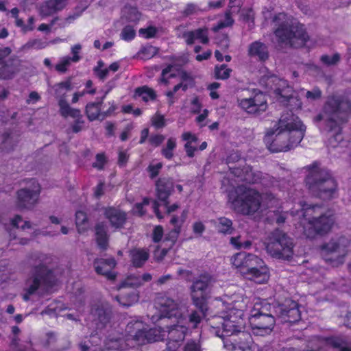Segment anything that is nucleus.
<instances>
[{
	"label": "nucleus",
	"mask_w": 351,
	"mask_h": 351,
	"mask_svg": "<svg viewBox=\"0 0 351 351\" xmlns=\"http://www.w3.org/2000/svg\"><path fill=\"white\" fill-rule=\"evenodd\" d=\"M71 62L72 60L70 57L66 56L62 58L60 62L56 65V71L60 73H65Z\"/></svg>",
	"instance_id": "obj_54"
},
{
	"label": "nucleus",
	"mask_w": 351,
	"mask_h": 351,
	"mask_svg": "<svg viewBox=\"0 0 351 351\" xmlns=\"http://www.w3.org/2000/svg\"><path fill=\"white\" fill-rule=\"evenodd\" d=\"M250 324L254 335L265 336L269 335L275 326L274 315L251 314Z\"/></svg>",
	"instance_id": "obj_16"
},
{
	"label": "nucleus",
	"mask_w": 351,
	"mask_h": 351,
	"mask_svg": "<svg viewBox=\"0 0 351 351\" xmlns=\"http://www.w3.org/2000/svg\"><path fill=\"white\" fill-rule=\"evenodd\" d=\"M187 45H193L195 40H199L203 44L208 43V29L199 28L193 31H188L182 35Z\"/></svg>",
	"instance_id": "obj_25"
},
{
	"label": "nucleus",
	"mask_w": 351,
	"mask_h": 351,
	"mask_svg": "<svg viewBox=\"0 0 351 351\" xmlns=\"http://www.w3.org/2000/svg\"><path fill=\"white\" fill-rule=\"evenodd\" d=\"M202 10L198 6V5L191 3H188L184 10H182V13L184 16H189L193 14H197L199 12H201Z\"/></svg>",
	"instance_id": "obj_51"
},
{
	"label": "nucleus",
	"mask_w": 351,
	"mask_h": 351,
	"mask_svg": "<svg viewBox=\"0 0 351 351\" xmlns=\"http://www.w3.org/2000/svg\"><path fill=\"white\" fill-rule=\"evenodd\" d=\"M155 302L162 317H174L176 319V324L166 328L167 348L169 351H176L187 332V328L184 325L186 321L181 315L180 304L169 296L161 293L157 295Z\"/></svg>",
	"instance_id": "obj_4"
},
{
	"label": "nucleus",
	"mask_w": 351,
	"mask_h": 351,
	"mask_svg": "<svg viewBox=\"0 0 351 351\" xmlns=\"http://www.w3.org/2000/svg\"><path fill=\"white\" fill-rule=\"evenodd\" d=\"M271 312L285 322H296L300 319L298 304L291 299L282 304L271 306L265 300H258L254 303L251 314L273 315Z\"/></svg>",
	"instance_id": "obj_10"
},
{
	"label": "nucleus",
	"mask_w": 351,
	"mask_h": 351,
	"mask_svg": "<svg viewBox=\"0 0 351 351\" xmlns=\"http://www.w3.org/2000/svg\"><path fill=\"white\" fill-rule=\"evenodd\" d=\"M306 127L298 117L282 116L275 130L268 132L265 142L272 152H287L302 140Z\"/></svg>",
	"instance_id": "obj_2"
},
{
	"label": "nucleus",
	"mask_w": 351,
	"mask_h": 351,
	"mask_svg": "<svg viewBox=\"0 0 351 351\" xmlns=\"http://www.w3.org/2000/svg\"><path fill=\"white\" fill-rule=\"evenodd\" d=\"M104 62L101 60L98 61L97 66L95 68L94 71L96 75L101 80H105L109 73V69L108 68H103Z\"/></svg>",
	"instance_id": "obj_50"
},
{
	"label": "nucleus",
	"mask_w": 351,
	"mask_h": 351,
	"mask_svg": "<svg viewBox=\"0 0 351 351\" xmlns=\"http://www.w3.org/2000/svg\"><path fill=\"white\" fill-rule=\"evenodd\" d=\"M106 163V158L103 154L96 155L95 161L93 163V167L98 170H102Z\"/></svg>",
	"instance_id": "obj_58"
},
{
	"label": "nucleus",
	"mask_w": 351,
	"mask_h": 351,
	"mask_svg": "<svg viewBox=\"0 0 351 351\" xmlns=\"http://www.w3.org/2000/svg\"><path fill=\"white\" fill-rule=\"evenodd\" d=\"M228 201L236 211L245 215L254 214L261 205L270 208L276 206L278 202L271 193H265L261 195L253 189L243 186H238L229 193Z\"/></svg>",
	"instance_id": "obj_5"
},
{
	"label": "nucleus",
	"mask_w": 351,
	"mask_h": 351,
	"mask_svg": "<svg viewBox=\"0 0 351 351\" xmlns=\"http://www.w3.org/2000/svg\"><path fill=\"white\" fill-rule=\"evenodd\" d=\"M230 263L245 278L257 284L265 283L269 278L268 267L254 254L237 252L232 256Z\"/></svg>",
	"instance_id": "obj_8"
},
{
	"label": "nucleus",
	"mask_w": 351,
	"mask_h": 351,
	"mask_svg": "<svg viewBox=\"0 0 351 351\" xmlns=\"http://www.w3.org/2000/svg\"><path fill=\"white\" fill-rule=\"evenodd\" d=\"M69 0H48L40 6V14L48 16L62 10L68 4Z\"/></svg>",
	"instance_id": "obj_22"
},
{
	"label": "nucleus",
	"mask_w": 351,
	"mask_h": 351,
	"mask_svg": "<svg viewBox=\"0 0 351 351\" xmlns=\"http://www.w3.org/2000/svg\"><path fill=\"white\" fill-rule=\"evenodd\" d=\"M233 22L234 21L230 16V14L227 12L226 14L225 19L223 21L219 22L216 26H214L213 27V30L214 32H217L222 28L231 26L233 24Z\"/></svg>",
	"instance_id": "obj_52"
},
{
	"label": "nucleus",
	"mask_w": 351,
	"mask_h": 351,
	"mask_svg": "<svg viewBox=\"0 0 351 351\" xmlns=\"http://www.w3.org/2000/svg\"><path fill=\"white\" fill-rule=\"evenodd\" d=\"M182 139L186 142L184 147L186 156L189 158L194 157L197 150V137L190 132H186L182 134Z\"/></svg>",
	"instance_id": "obj_29"
},
{
	"label": "nucleus",
	"mask_w": 351,
	"mask_h": 351,
	"mask_svg": "<svg viewBox=\"0 0 351 351\" xmlns=\"http://www.w3.org/2000/svg\"><path fill=\"white\" fill-rule=\"evenodd\" d=\"M230 243L236 250H248L251 247L252 242L249 239H245L243 235L232 237L230 239Z\"/></svg>",
	"instance_id": "obj_39"
},
{
	"label": "nucleus",
	"mask_w": 351,
	"mask_h": 351,
	"mask_svg": "<svg viewBox=\"0 0 351 351\" xmlns=\"http://www.w3.org/2000/svg\"><path fill=\"white\" fill-rule=\"evenodd\" d=\"M106 95V93L105 94ZM104 95L100 101L88 104L86 106V114L88 119L90 121L104 120L103 112L101 111V107L103 104Z\"/></svg>",
	"instance_id": "obj_32"
},
{
	"label": "nucleus",
	"mask_w": 351,
	"mask_h": 351,
	"mask_svg": "<svg viewBox=\"0 0 351 351\" xmlns=\"http://www.w3.org/2000/svg\"><path fill=\"white\" fill-rule=\"evenodd\" d=\"M173 189V183L170 178H160L156 182V191L158 199L166 202Z\"/></svg>",
	"instance_id": "obj_24"
},
{
	"label": "nucleus",
	"mask_w": 351,
	"mask_h": 351,
	"mask_svg": "<svg viewBox=\"0 0 351 351\" xmlns=\"http://www.w3.org/2000/svg\"><path fill=\"white\" fill-rule=\"evenodd\" d=\"M34 280L32 284L27 289V293L23 295L24 300L29 298V295L34 293L41 283L47 282L51 275V270L43 263H38L34 267Z\"/></svg>",
	"instance_id": "obj_19"
},
{
	"label": "nucleus",
	"mask_w": 351,
	"mask_h": 351,
	"mask_svg": "<svg viewBox=\"0 0 351 351\" xmlns=\"http://www.w3.org/2000/svg\"><path fill=\"white\" fill-rule=\"evenodd\" d=\"M135 34V31L131 26H126L123 29L121 37L125 40H130L134 38Z\"/></svg>",
	"instance_id": "obj_57"
},
{
	"label": "nucleus",
	"mask_w": 351,
	"mask_h": 351,
	"mask_svg": "<svg viewBox=\"0 0 351 351\" xmlns=\"http://www.w3.org/2000/svg\"><path fill=\"white\" fill-rule=\"evenodd\" d=\"M40 194V186L36 182L32 188H24L17 192L16 205L20 208H32L38 202Z\"/></svg>",
	"instance_id": "obj_17"
},
{
	"label": "nucleus",
	"mask_w": 351,
	"mask_h": 351,
	"mask_svg": "<svg viewBox=\"0 0 351 351\" xmlns=\"http://www.w3.org/2000/svg\"><path fill=\"white\" fill-rule=\"evenodd\" d=\"M152 123L156 128H162L166 125L165 117L159 113H156L152 117Z\"/></svg>",
	"instance_id": "obj_56"
},
{
	"label": "nucleus",
	"mask_w": 351,
	"mask_h": 351,
	"mask_svg": "<svg viewBox=\"0 0 351 351\" xmlns=\"http://www.w3.org/2000/svg\"><path fill=\"white\" fill-rule=\"evenodd\" d=\"M58 106L60 114L65 119L68 117L75 119L82 117L81 111L71 107L66 100L58 101Z\"/></svg>",
	"instance_id": "obj_34"
},
{
	"label": "nucleus",
	"mask_w": 351,
	"mask_h": 351,
	"mask_svg": "<svg viewBox=\"0 0 351 351\" xmlns=\"http://www.w3.org/2000/svg\"><path fill=\"white\" fill-rule=\"evenodd\" d=\"M149 203V200L147 198L144 199L142 203H138L134 206L133 213L139 216H142L144 214L143 206L148 205Z\"/></svg>",
	"instance_id": "obj_61"
},
{
	"label": "nucleus",
	"mask_w": 351,
	"mask_h": 351,
	"mask_svg": "<svg viewBox=\"0 0 351 351\" xmlns=\"http://www.w3.org/2000/svg\"><path fill=\"white\" fill-rule=\"evenodd\" d=\"M187 214V210H183L180 217L176 215L171 217L170 224L173 226V228L168 234L167 238L173 243L176 241L181 232V227L186 219Z\"/></svg>",
	"instance_id": "obj_23"
},
{
	"label": "nucleus",
	"mask_w": 351,
	"mask_h": 351,
	"mask_svg": "<svg viewBox=\"0 0 351 351\" xmlns=\"http://www.w3.org/2000/svg\"><path fill=\"white\" fill-rule=\"evenodd\" d=\"M350 115L351 103L345 97L333 95L327 98L322 112L315 117V121H324L329 132H334L328 139L330 147H337L342 141L340 125L347 122Z\"/></svg>",
	"instance_id": "obj_1"
},
{
	"label": "nucleus",
	"mask_w": 351,
	"mask_h": 351,
	"mask_svg": "<svg viewBox=\"0 0 351 351\" xmlns=\"http://www.w3.org/2000/svg\"><path fill=\"white\" fill-rule=\"evenodd\" d=\"M158 52V48L152 45H145L141 48L138 52V56L143 60H149L153 58Z\"/></svg>",
	"instance_id": "obj_43"
},
{
	"label": "nucleus",
	"mask_w": 351,
	"mask_h": 351,
	"mask_svg": "<svg viewBox=\"0 0 351 351\" xmlns=\"http://www.w3.org/2000/svg\"><path fill=\"white\" fill-rule=\"evenodd\" d=\"M350 241L345 237L332 238L321 246L322 256L326 263L332 267H339L345 262L350 253Z\"/></svg>",
	"instance_id": "obj_11"
},
{
	"label": "nucleus",
	"mask_w": 351,
	"mask_h": 351,
	"mask_svg": "<svg viewBox=\"0 0 351 351\" xmlns=\"http://www.w3.org/2000/svg\"><path fill=\"white\" fill-rule=\"evenodd\" d=\"M91 315L93 322L98 330L102 329L109 322L110 314L104 308L99 306L93 307Z\"/></svg>",
	"instance_id": "obj_27"
},
{
	"label": "nucleus",
	"mask_w": 351,
	"mask_h": 351,
	"mask_svg": "<svg viewBox=\"0 0 351 351\" xmlns=\"http://www.w3.org/2000/svg\"><path fill=\"white\" fill-rule=\"evenodd\" d=\"M157 32V30L154 27H149L146 29H141L139 30L140 34L143 35L146 38L154 37Z\"/></svg>",
	"instance_id": "obj_63"
},
{
	"label": "nucleus",
	"mask_w": 351,
	"mask_h": 351,
	"mask_svg": "<svg viewBox=\"0 0 351 351\" xmlns=\"http://www.w3.org/2000/svg\"><path fill=\"white\" fill-rule=\"evenodd\" d=\"M265 249L267 254L277 259L289 260L293 254L292 239L278 229L274 230L268 237Z\"/></svg>",
	"instance_id": "obj_12"
},
{
	"label": "nucleus",
	"mask_w": 351,
	"mask_h": 351,
	"mask_svg": "<svg viewBox=\"0 0 351 351\" xmlns=\"http://www.w3.org/2000/svg\"><path fill=\"white\" fill-rule=\"evenodd\" d=\"M250 339L249 334L242 332L239 335V339L232 337L230 339H224V347L229 350L234 351H251Z\"/></svg>",
	"instance_id": "obj_20"
},
{
	"label": "nucleus",
	"mask_w": 351,
	"mask_h": 351,
	"mask_svg": "<svg viewBox=\"0 0 351 351\" xmlns=\"http://www.w3.org/2000/svg\"><path fill=\"white\" fill-rule=\"evenodd\" d=\"M135 95L141 97L144 101L154 100L156 97L155 92L147 86H143L136 89Z\"/></svg>",
	"instance_id": "obj_42"
},
{
	"label": "nucleus",
	"mask_w": 351,
	"mask_h": 351,
	"mask_svg": "<svg viewBox=\"0 0 351 351\" xmlns=\"http://www.w3.org/2000/svg\"><path fill=\"white\" fill-rule=\"evenodd\" d=\"M234 173L240 177L241 180L247 183H256L259 182L262 177V173L259 171H254L249 166L245 167L243 169L240 171L236 169Z\"/></svg>",
	"instance_id": "obj_30"
},
{
	"label": "nucleus",
	"mask_w": 351,
	"mask_h": 351,
	"mask_svg": "<svg viewBox=\"0 0 351 351\" xmlns=\"http://www.w3.org/2000/svg\"><path fill=\"white\" fill-rule=\"evenodd\" d=\"M184 351H201L197 343L194 341H188L184 347Z\"/></svg>",
	"instance_id": "obj_64"
},
{
	"label": "nucleus",
	"mask_w": 351,
	"mask_h": 351,
	"mask_svg": "<svg viewBox=\"0 0 351 351\" xmlns=\"http://www.w3.org/2000/svg\"><path fill=\"white\" fill-rule=\"evenodd\" d=\"M248 55L261 61H265L269 58L267 47L259 41L253 42L249 45Z\"/></svg>",
	"instance_id": "obj_26"
},
{
	"label": "nucleus",
	"mask_w": 351,
	"mask_h": 351,
	"mask_svg": "<svg viewBox=\"0 0 351 351\" xmlns=\"http://www.w3.org/2000/svg\"><path fill=\"white\" fill-rule=\"evenodd\" d=\"M12 224L17 228H21L24 230L25 228H30L31 225L29 221H23L20 216H16L12 220Z\"/></svg>",
	"instance_id": "obj_60"
},
{
	"label": "nucleus",
	"mask_w": 351,
	"mask_h": 351,
	"mask_svg": "<svg viewBox=\"0 0 351 351\" xmlns=\"http://www.w3.org/2000/svg\"><path fill=\"white\" fill-rule=\"evenodd\" d=\"M128 335L127 341H133L135 345H143L149 342L147 326L142 322H131L126 328Z\"/></svg>",
	"instance_id": "obj_18"
},
{
	"label": "nucleus",
	"mask_w": 351,
	"mask_h": 351,
	"mask_svg": "<svg viewBox=\"0 0 351 351\" xmlns=\"http://www.w3.org/2000/svg\"><path fill=\"white\" fill-rule=\"evenodd\" d=\"M162 167V164L161 162H158L156 164L150 165L148 167V171L150 173V177L152 178H154L156 176H157Z\"/></svg>",
	"instance_id": "obj_62"
},
{
	"label": "nucleus",
	"mask_w": 351,
	"mask_h": 351,
	"mask_svg": "<svg viewBox=\"0 0 351 351\" xmlns=\"http://www.w3.org/2000/svg\"><path fill=\"white\" fill-rule=\"evenodd\" d=\"M308 169L306 184L308 189L322 199L331 198L337 189V183L330 173L317 163L309 166Z\"/></svg>",
	"instance_id": "obj_9"
},
{
	"label": "nucleus",
	"mask_w": 351,
	"mask_h": 351,
	"mask_svg": "<svg viewBox=\"0 0 351 351\" xmlns=\"http://www.w3.org/2000/svg\"><path fill=\"white\" fill-rule=\"evenodd\" d=\"M94 266L98 274L103 275L110 280L115 279L116 274L112 271L116 266V261L114 258L97 259L95 261Z\"/></svg>",
	"instance_id": "obj_21"
},
{
	"label": "nucleus",
	"mask_w": 351,
	"mask_h": 351,
	"mask_svg": "<svg viewBox=\"0 0 351 351\" xmlns=\"http://www.w3.org/2000/svg\"><path fill=\"white\" fill-rule=\"evenodd\" d=\"M106 216L111 225L117 228L121 227L126 221V215L118 209L110 208L106 211Z\"/></svg>",
	"instance_id": "obj_31"
},
{
	"label": "nucleus",
	"mask_w": 351,
	"mask_h": 351,
	"mask_svg": "<svg viewBox=\"0 0 351 351\" xmlns=\"http://www.w3.org/2000/svg\"><path fill=\"white\" fill-rule=\"evenodd\" d=\"M180 89L182 91H186L188 89V88L186 87V84H184L179 82L176 85L174 86L172 90L167 92L166 95L169 98V102L170 104H172L173 103V95Z\"/></svg>",
	"instance_id": "obj_55"
},
{
	"label": "nucleus",
	"mask_w": 351,
	"mask_h": 351,
	"mask_svg": "<svg viewBox=\"0 0 351 351\" xmlns=\"http://www.w3.org/2000/svg\"><path fill=\"white\" fill-rule=\"evenodd\" d=\"M131 262L135 267H142L148 260L149 254L145 249L136 248L130 252Z\"/></svg>",
	"instance_id": "obj_33"
},
{
	"label": "nucleus",
	"mask_w": 351,
	"mask_h": 351,
	"mask_svg": "<svg viewBox=\"0 0 351 351\" xmlns=\"http://www.w3.org/2000/svg\"><path fill=\"white\" fill-rule=\"evenodd\" d=\"M12 50L10 47L0 48V78L9 80L19 71L20 61L10 57Z\"/></svg>",
	"instance_id": "obj_14"
},
{
	"label": "nucleus",
	"mask_w": 351,
	"mask_h": 351,
	"mask_svg": "<svg viewBox=\"0 0 351 351\" xmlns=\"http://www.w3.org/2000/svg\"><path fill=\"white\" fill-rule=\"evenodd\" d=\"M142 286L141 276H130L123 283L122 287H139Z\"/></svg>",
	"instance_id": "obj_48"
},
{
	"label": "nucleus",
	"mask_w": 351,
	"mask_h": 351,
	"mask_svg": "<svg viewBox=\"0 0 351 351\" xmlns=\"http://www.w3.org/2000/svg\"><path fill=\"white\" fill-rule=\"evenodd\" d=\"M283 104L289 106L291 110H298L302 108L301 101L297 97H294L293 95L290 97L287 103H284Z\"/></svg>",
	"instance_id": "obj_59"
},
{
	"label": "nucleus",
	"mask_w": 351,
	"mask_h": 351,
	"mask_svg": "<svg viewBox=\"0 0 351 351\" xmlns=\"http://www.w3.org/2000/svg\"><path fill=\"white\" fill-rule=\"evenodd\" d=\"M322 93L321 90L317 88H313L311 90H306L305 93V97L308 101H313L319 99L322 97Z\"/></svg>",
	"instance_id": "obj_53"
},
{
	"label": "nucleus",
	"mask_w": 351,
	"mask_h": 351,
	"mask_svg": "<svg viewBox=\"0 0 351 351\" xmlns=\"http://www.w3.org/2000/svg\"><path fill=\"white\" fill-rule=\"evenodd\" d=\"M95 237L98 245L106 249L108 246V236L106 233V226L103 223H99L95 227Z\"/></svg>",
	"instance_id": "obj_36"
},
{
	"label": "nucleus",
	"mask_w": 351,
	"mask_h": 351,
	"mask_svg": "<svg viewBox=\"0 0 351 351\" xmlns=\"http://www.w3.org/2000/svg\"><path fill=\"white\" fill-rule=\"evenodd\" d=\"M71 88V82L70 80L56 84L53 86L55 95L58 99V101L61 99L66 100V93L70 91Z\"/></svg>",
	"instance_id": "obj_37"
},
{
	"label": "nucleus",
	"mask_w": 351,
	"mask_h": 351,
	"mask_svg": "<svg viewBox=\"0 0 351 351\" xmlns=\"http://www.w3.org/2000/svg\"><path fill=\"white\" fill-rule=\"evenodd\" d=\"M177 143L175 138L171 137L168 138L165 146L161 149L162 155L167 159L171 160L174 156V150L176 147Z\"/></svg>",
	"instance_id": "obj_40"
},
{
	"label": "nucleus",
	"mask_w": 351,
	"mask_h": 351,
	"mask_svg": "<svg viewBox=\"0 0 351 351\" xmlns=\"http://www.w3.org/2000/svg\"><path fill=\"white\" fill-rule=\"evenodd\" d=\"M149 342L162 341L167 338L166 328H154L148 330Z\"/></svg>",
	"instance_id": "obj_44"
},
{
	"label": "nucleus",
	"mask_w": 351,
	"mask_h": 351,
	"mask_svg": "<svg viewBox=\"0 0 351 351\" xmlns=\"http://www.w3.org/2000/svg\"><path fill=\"white\" fill-rule=\"evenodd\" d=\"M300 208L302 218L300 225L303 227L304 234L308 238H313L316 234H326L330 231L334 223L331 215L323 214L322 208L317 205L298 204V208L291 210L293 216L300 215L298 209Z\"/></svg>",
	"instance_id": "obj_6"
},
{
	"label": "nucleus",
	"mask_w": 351,
	"mask_h": 351,
	"mask_svg": "<svg viewBox=\"0 0 351 351\" xmlns=\"http://www.w3.org/2000/svg\"><path fill=\"white\" fill-rule=\"evenodd\" d=\"M272 81L277 82V84L282 87L275 90L277 99L282 104L287 103L289 97L293 96V90L292 88L287 85L285 81L279 80L276 77H273Z\"/></svg>",
	"instance_id": "obj_28"
},
{
	"label": "nucleus",
	"mask_w": 351,
	"mask_h": 351,
	"mask_svg": "<svg viewBox=\"0 0 351 351\" xmlns=\"http://www.w3.org/2000/svg\"><path fill=\"white\" fill-rule=\"evenodd\" d=\"M219 232L222 234H231L232 232V222L226 217H219L210 221Z\"/></svg>",
	"instance_id": "obj_35"
},
{
	"label": "nucleus",
	"mask_w": 351,
	"mask_h": 351,
	"mask_svg": "<svg viewBox=\"0 0 351 351\" xmlns=\"http://www.w3.org/2000/svg\"><path fill=\"white\" fill-rule=\"evenodd\" d=\"M122 345L121 338H108L105 343V349L104 351H119Z\"/></svg>",
	"instance_id": "obj_45"
},
{
	"label": "nucleus",
	"mask_w": 351,
	"mask_h": 351,
	"mask_svg": "<svg viewBox=\"0 0 351 351\" xmlns=\"http://www.w3.org/2000/svg\"><path fill=\"white\" fill-rule=\"evenodd\" d=\"M117 301L124 306H130L138 300V295L134 293H130L127 298L124 296L117 297Z\"/></svg>",
	"instance_id": "obj_47"
},
{
	"label": "nucleus",
	"mask_w": 351,
	"mask_h": 351,
	"mask_svg": "<svg viewBox=\"0 0 351 351\" xmlns=\"http://www.w3.org/2000/svg\"><path fill=\"white\" fill-rule=\"evenodd\" d=\"M170 77L177 78L180 82L186 84L187 88L191 87L194 83V80L192 75L183 70L179 71L177 75L171 73Z\"/></svg>",
	"instance_id": "obj_41"
},
{
	"label": "nucleus",
	"mask_w": 351,
	"mask_h": 351,
	"mask_svg": "<svg viewBox=\"0 0 351 351\" xmlns=\"http://www.w3.org/2000/svg\"><path fill=\"white\" fill-rule=\"evenodd\" d=\"M215 282V278L208 274H202L193 281L191 287V295L196 306L203 307L208 298V290Z\"/></svg>",
	"instance_id": "obj_13"
},
{
	"label": "nucleus",
	"mask_w": 351,
	"mask_h": 351,
	"mask_svg": "<svg viewBox=\"0 0 351 351\" xmlns=\"http://www.w3.org/2000/svg\"><path fill=\"white\" fill-rule=\"evenodd\" d=\"M75 224L80 234L84 233L89 228V223L86 213L79 210L75 213Z\"/></svg>",
	"instance_id": "obj_38"
},
{
	"label": "nucleus",
	"mask_w": 351,
	"mask_h": 351,
	"mask_svg": "<svg viewBox=\"0 0 351 351\" xmlns=\"http://www.w3.org/2000/svg\"><path fill=\"white\" fill-rule=\"evenodd\" d=\"M274 34L279 41L293 47H301L308 40L304 26L285 13L272 17Z\"/></svg>",
	"instance_id": "obj_7"
},
{
	"label": "nucleus",
	"mask_w": 351,
	"mask_h": 351,
	"mask_svg": "<svg viewBox=\"0 0 351 351\" xmlns=\"http://www.w3.org/2000/svg\"><path fill=\"white\" fill-rule=\"evenodd\" d=\"M239 106L249 114H259L267 108V98L261 91L254 90L248 98L238 100Z\"/></svg>",
	"instance_id": "obj_15"
},
{
	"label": "nucleus",
	"mask_w": 351,
	"mask_h": 351,
	"mask_svg": "<svg viewBox=\"0 0 351 351\" xmlns=\"http://www.w3.org/2000/svg\"><path fill=\"white\" fill-rule=\"evenodd\" d=\"M232 70L227 67V65L222 64L221 66H216L215 69V75L217 79L226 80L228 79Z\"/></svg>",
	"instance_id": "obj_46"
},
{
	"label": "nucleus",
	"mask_w": 351,
	"mask_h": 351,
	"mask_svg": "<svg viewBox=\"0 0 351 351\" xmlns=\"http://www.w3.org/2000/svg\"><path fill=\"white\" fill-rule=\"evenodd\" d=\"M340 55L335 53L332 56L323 55L321 56V61L327 66H332L337 64L340 60Z\"/></svg>",
	"instance_id": "obj_49"
},
{
	"label": "nucleus",
	"mask_w": 351,
	"mask_h": 351,
	"mask_svg": "<svg viewBox=\"0 0 351 351\" xmlns=\"http://www.w3.org/2000/svg\"><path fill=\"white\" fill-rule=\"evenodd\" d=\"M228 306L223 316L215 318L216 323L220 326H216V335L222 338L234 337L243 332V316L250 303V299L242 293L234 294L226 301Z\"/></svg>",
	"instance_id": "obj_3"
}]
</instances>
